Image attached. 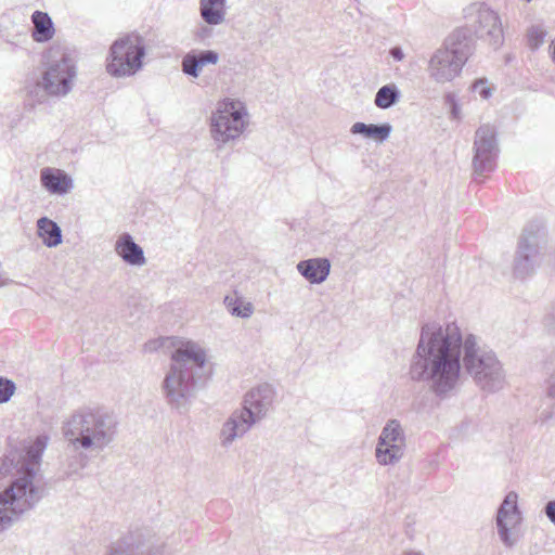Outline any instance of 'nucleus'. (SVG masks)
Masks as SVG:
<instances>
[{"label":"nucleus","instance_id":"f257e3e1","mask_svg":"<svg viewBox=\"0 0 555 555\" xmlns=\"http://www.w3.org/2000/svg\"><path fill=\"white\" fill-rule=\"evenodd\" d=\"M462 366L485 391L504 387L502 363L492 350L479 346L476 336L463 338L454 322L444 326L436 322L424 324L410 364L411 379L427 383L436 396L443 398L457 386Z\"/></svg>","mask_w":555,"mask_h":555},{"label":"nucleus","instance_id":"f03ea898","mask_svg":"<svg viewBox=\"0 0 555 555\" xmlns=\"http://www.w3.org/2000/svg\"><path fill=\"white\" fill-rule=\"evenodd\" d=\"M50 438L38 436L25 450H11L0 459V534L34 508L42 498L37 472Z\"/></svg>","mask_w":555,"mask_h":555},{"label":"nucleus","instance_id":"7ed1b4c3","mask_svg":"<svg viewBox=\"0 0 555 555\" xmlns=\"http://www.w3.org/2000/svg\"><path fill=\"white\" fill-rule=\"evenodd\" d=\"M118 421L104 408L83 406L62 425V433L75 450L103 451L117 435Z\"/></svg>","mask_w":555,"mask_h":555},{"label":"nucleus","instance_id":"20e7f679","mask_svg":"<svg viewBox=\"0 0 555 555\" xmlns=\"http://www.w3.org/2000/svg\"><path fill=\"white\" fill-rule=\"evenodd\" d=\"M172 363L163 382L167 403L177 410H186L196 395V380L206 363L202 347L188 341L172 353Z\"/></svg>","mask_w":555,"mask_h":555},{"label":"nucleus","instance_id":"39448f33","mask_svg":"<svg viewBox=\"0 0 555 555\" xmlns=\"http://www.w3.org/2000/svg\"><path fill=\"white\" fill-rule=\"evenodd\" d=\"M145 53V39L137 33L127 34L112 43L106 70L113 77L132 76L142 68Z\"/></svg>","mask_w":555,"mask_h":555},{"label":"nucleus","instance_id":"423d86ee","mask_svg":"<svg viewBox=\"0 0 555 555\" xmlns=\"http://www.w3.org/2000/svg\"><path fill=\"white\" fill-rule=\"evenodd\" d=\"M247 111L243 102L225 99L219 103L211 116V135L215 141L225 144L237 139L247 125Z\"/></svg>","mask_w":555,"mask_h":555},{"label":"nucleus","instance_id":"0eeeda50","mask_svg":"<svg viewBox=\"0 0 555 555\" xmlns=\"http://www.w3.org/2000/svg\"><path fill=\"white\" fill-rule=\"evenodd\" d=\"M76 76L74 60L62 53L60 59L49 62L39 86L49 95L65 96L72 91Z\"/></svg>","mask_w":555,"mask_h":555},{"label":"nucleus","instance_id":"6e6552de","mask_svg":"<svg viewBox=\"0 0 555 555\" xmlns=\"http://www.w3.org/2000/svg\"><path fill=\"white\" fill-rule=\"evenodd\" d=\"M473 151L474 175L482 177L494 170L499 145L493 126L486 124L476 130Z\"/></svg>","mask_w":555,"mask_h":555},{"label":"nucleus","instance_id":"1a4fd4ad","mask_svg":"<svg viewBox=\"0 0 555 555\" xmlns=\"http://www.w3.org/2000/svg\"><path fill=\"white\" fill-rule=\"evenodd\" d=\"M474 16L475 31L480 37L488 36L495 48L503 42V29L500 16L483 3H475L468 8Z\"/></svg>","mask_w":555,"mask_h":555},{"label":"nucleus","instance_id":"9d476101","mask_svg":"<svg viewBox=\"0 0 555 555\" xmlns=\"http://www.w3.org/2000/svg\"><path fill=\"white\" fill-rule=\"evenodd\" d=\"M275 399V390L270 384H262L248 391L241 409L251 423L261 421L272 408Z\"/></svg>","mask_w":555,"mask_h":555},{"label":"nucleus","instance_id":"9b49d317","mask_svg":"<svg viewBox=\"0 0 555 555\" xmlns=\"http://www.w3.org/2000/svg\"><path fill=\"white\" fill-rule=\"evenodd\" d=\"M518 495L511 491L504 498L496 514V527L501 541L507 547L516 544V539L512 537L511 529L520 520V513L517 505Z\"/></svg>","mask_w":555,"mask_h":555},{"label":"nucleus","instance_id":"f8f14e48","mask_svg":"<svg viewBox=\"0 0 555 555\" xmlns=\"http://www.w3.org/2000/svg\"><path fill=\"white\" fill-rule=\"evenodd\" d=\"M464 64L447 50L437 49L428 61V76L437 83H446L457 77Z\"/></svg>","mask_w":555,"mask_h":555},{"label":"nucleus","instance_id":"ddd939ff","mask_svg":"<svg viewBox=\"0 0 555 555\" xmlns=\"http://www.w3.org/2000/svg\"><path fill=\"white\" fill-rule=\"evenodd\" d=\"M539 263L538 240L534 235H522L514 260V274L517 278L530 275Z\"/></svg>","mask_w":555,"mask_h":555},{"label":"nucleus","instance_id":"4468645a","mask_svg":"<svg viewBox=\"0 0 555 555\" xmlns=\"http://www.w3.org/2000/svg\"><path fill=\"white\" fill-rule=\"evenodd\" d=\"M441 48L456 56L457 61L465 65L475 51V39L470 29L456 28L444 39Z\"/></svg>","mask_w":555,"mask_h":555},{"label":"nucleus","instance_id":"2eb2a0df","mask_svg":"<svg viewBox=\"0 0 555 555\" xmlns=\"http://www.w3.org/2000/svg\"><path fill=\"white\" fill-rule=\"evenodd\" d=\"M254 425L241 410H235L223 423L220 430V444L230 447L236 439L242 438Z\"/></svg>","mask_w":555,"mask_h":555},{"label":"nucleus","instance_id":"dca6fc26","mask_svg":"<svg viewBox=\"0 0 555 555\" xmlns=\"http://www.w3.org/2000/svg\"><path fill=\"white\" fill-rule=\"evenodd\" d=\"M218 62L219 54L214 50H192L183 56L181 68L184 75L198 78L206 65H215Z\"/></svg>","mask_w":555,"mask_h":555},{"label":"nucleus","instance_id":"f3484780","mask_svg":"<svg viewBox=\"0 0 555 555\" xmlns=\"http://www.w3.org/2000/svg\"><path fill=\"white\" fill-rule=\"evenodd\" d=\"M41 185L51 194L64 195L73 189L72 178L62 169L46 167L40 171Z\"/></svg>","mask_w":555,"mask_h":555},{"label":"nucleus","instance_id":"a211bd4d","mask_svg":"<svg viewBox=\"0 0 555 555\" xmlns=\"http://www.w3.org/2000/svg\"><path fill=\"white\" fill-rule=\"evenodd\" d=\"M116 254L128 264L141 267L146 263L144 251L129 233H122L115 243Z\"/></svg>","mask_w":555,"mask_h":555},{"label":"nucleus","instance_id":"6ab92c4d","mask_svg":"<svg viewBox=\"0 0 555 555\" xmlns=\"http://www.w3.org/2000/svg\"><path fill=\"white\" fill-rule=\"evenodd\" d=\"M298 272L311 284L324 282L331 271V262L327 258H311L297 263Z\"/></svg>","mask_w":555,"mask_h":555},{"label":"nucleus","instance_id":"aec40b11","mask_svg":"<svg viewBox=\"0 0 555 555\" xmlns=\"http://www.w3.org/2000/svg\"><path fill=\"white\" fill-rule=\"evenodd\" d=\"M199 13L206 24L220 25L225 21L227 0H199Z\"/></svg>","mask_w":555,"mask_h":555},{"label":"nucleus","instance_id":"412c9836","mask_svg":"<svg viewBox=\"0 0 555 555\" xmlns=\"http://www.w3.org/2000/svg\"><path fill=\"white\" fill-rule=\"evenodd\" d=\"M392 131V126L388 122L375 125V124H364L361 121L354 122L350 132L352 134H361L364 138L373 139L377 142L386 141Z\"/></svg>","mask_w":555,"mask_h":555},{"label":"nucleus","instance_id":"4be33fe9","mask_svg":"<svg viewBox=\"0 0 555 555\" xmlns=\"http://www.w3.org/2000/svg\"><path fill=\"white\" fill-rule=\"evenodd\" d=\"M34 24L31 37L36 42H47L54 35V25L48 13L35 11L31 15Z\"/></svg>","mask_w":555,"mask_h":555},{"label":"nucleus","instance_id":"5701e85b","mask_svg":"<svg viewBox=\"0 0 555 555\" xmlns=\"http://www.w3.org/2000/svg\"><path fill=\"white\" fill-rule=\"evenodd\" d=\"M37 232L47 247H56L62 243V230L53 220L42 217L37 221Z\"/></svg>","mask_w":555,"mask_h":555},{"label":"nucleus","instance_id":"b1692460","mask_svg":"<svg viewBox=\"0 0 555 555\" xmlns=\"http://www.w3.org/2000/svg\"><path fill=\"white\" fill-rule=\"evenodd\" d=\"M223 304L229 313L236 318L248 319L253 315L255 310L254 305L238 296L236 292L227 295L223 299Z\"/></svg>","mask_w":555,"mask_h":555},{"label":"nucleus","instance_id":"393cba45","mask_svg":"<svg viewBox=\"0 0 555 555\" xmlns=\"http://www.w3.org/2000/svg\"><path fill=\"white\" fill-rule=\"evenodd\" d=\"M403 454L404 447L392 443L379 444V441L377 442L375 456L380 465H392L399 462L402 459Z\"/></svg>","mask_w":555,"mask_h":555},{"label":"nucleus","instance_id":"a878e982","mask_svg":"<svg viewBox=\"0 0 555 555\" xmlns=\"http://www.w3.org/2000/svg\"><path fill=\"white\" fill-rule=\"evenodd\" d=\"M379 444H399L405 446V437L400 423L397 420H390L383 428L378 438Z\"/></svg>","mask_w":555,"mask_h":555},{"label":"nucleus","instance_id":"bb28decb","mask_svg":"<svg viewBox=\"0 0 555 555\" xmlns=\"http://www.w3.org/2000/svg\"><path fill=\"white\" fill-rule=\"evenodd\" d=\"M400 95V91L395 83L385 85L377 90L374 104L378 108L387 109L399 102Z\"/></svg>","mask_w":555,"mask_h":555},{"label":"nucleus","instance_id":"cd10ccee","mask_svg":"<svg viewBox=\"0 0 555 555\" xmlns=\"http://www.w3.org/2000/svg\"><path fill=\"white\" fill-rule=\"evenodd\" d=\"M15 389V384L11 379L0 376V403H7Z\"/></svg>","mask_w":555,"mask_h":555},{"label":"nucleus","instance_id":"c85d7f7f","mask_svg":"<svg viewBox=\"0 0 555 555\" xmlns=\"http://www.w3.org/2000/svg\"><path fill=\"white\" fill-rule=\"evenodd\" d=\"M546 31L541 26H532L529 29L528 40L532 49H538L545 39Z\"/></svg>","mask_w":555,"mask_h":555},{"label":"nucleus","instance_id":"c756f323","mask_svg":"<svg viewBox=\"0 0 555 555\" xmlns=\"http://www.w3.org/2000/svg\"><path fill=\"white\" fill-rule=\"evenodd\" d=\"M446 102L451 107V116H452V118L453 119H460L461 111H460V106H459V104H457V102L455 100V96L453 94H447Z\"/></svg>","mask_w":555,"mask_h":555},{"label":"nucleus","instance_id":"7c9ffc66","mask_svg":"<svg viewBox=\"0 0 555 555\" xmlns=\"http://www.w3.org/2000/svg\"><path fill=\"white\" fill-rule=\"evenodd\" d=\"M474 90L479 93L482 99H488L491 94V89L486 86L483 80H478L473 86Z\"/></svg>","mask_w":555,"mask_h":555},{"label":"nucleus","instance_id":"2f4dec72","mask_svg":"<svg viewBox=\"0 0 555 555\" xmlns=\"http://www.w3.org/2000/svg\"><path fill=\"white\" fill-rule=\"evenodd\" d=\"M544 513L548 520L555 525V500L548 501L544 506Z\"/></svg>","mask_w":555,"mask_h":555},{"label":"nucleus","instance_id":"473e14b6","mask_svg":"<svg viewBox=\"0 0 555 555\" xmlns=\"http://www.w3.org/2000/svg\"><path fill=\"white\" fill-rule=\"evenodd\" d=\"M547 396L552 399H555V373L550 376Z\"/></svg>","mask_w":555,"mask_h":555},{"label":"nucleus","instance_id":"72a5a7b5","mask_svg":"<svg viewBox=\"0 0 555 555\" xmlns=\"http://www.w3.org/2000/svg\"><path fill=\"white\" fill-rule=\"evenodd\" d=\"M389 53L392 56V59L396 61H402L404 57V53H403L402 49L399 47L392 48Z\"/></svg>","mask_w":555,"mask_h":555},{"label":"nucleus","instance_id":"f704fd0d","mask_svg":"<svg viewBox=\"0 0 555 555\" xmlns=\"http://www.w3.org/2000/svg\"><path fill=\"white\" fill-rule=\"evenodd\" d=\"M157 347H158L157 341H149V343H146V344L144 345V349H145L146 351L155 350V349H157Z\"/></svg>","mask_w":555,"mask_h":555},{"label":"nucleus","instance_id":"c9c22d12","mask_svg":"<svg viewBox=\"0 0 555 555\" xmlns=\"http://www.w3.org/2000/svg\"><path fill=\"white\" fill-rule=\"evenodd\" d=\"M405 555H423L421 552L410 551L406 552Z\"/></svg>","mask_w":555,"mask_h":555},{"label":"nucleus","instance_id":"e433bc0d","mask_svg":"<svg viewBox=\"0 0 555 555\" xmlns=\"http://www.w3.org/2000/svg\"><path fill=\"white\" fill-rule=\"evenodd\" d=\"M548 326L553 330V332L555 333V320L554 322H550L548 323Z\"/></svg>","mask_w":555,"mask_h":555}]
</instances>
